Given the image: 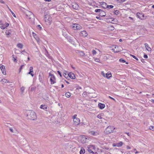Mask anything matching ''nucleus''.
Listing matches in <instances>:
<instances>
[{"instance_id": "f257e3e1", "label": "nucleus", "mask_w": 154, "mask_h": 154, "mask_svg": "<svg viewBox=\"0 0 154 154\" xmlns=\"http://www.w3.org/2000/svg\"><path fill=\"white\" fill-rule=\"evenodd\" d=\"M27 116L29 119L34 120L37 119V116L35 113L32 111H29L27 113Z\"/></svg>"}, {"instance_id": "f03ea898", "label": "nucleus", "mask_w": 154, "mask_h": 154, "mask_svg": "<svg viewBox=\"0 0 154 154\" xmlns=\"http://www.w3.org/2000/svg\"><path fill=\"white\" fill-rule=\"evenodd\" d=\"M27 18L32 20L34 19V15L31 11L26 10L24 12Z\"/></svg>"}, {"instance_id": "7ed1b4c3", "label": "nucleus", "mask_w": 154, "mask_h": 154, "mask_svg": "<svg viewBox=\"0 0 154 154\" xmlns=\"http://www.w3.org/2000/svg\"><path fill=\"white\" fill-rule=\"evenodd\" d=\"M115 129L113 126H109L106 129L105 132L106 134H109L114 131Z\"/></svg>"}, {"instance_id": "20e7f679", "label": "nucleus", "mask_w": 154, "mask_h": 154, "mask_svg": "<svg viewBox=\"0 0 154 154\" xmlns=\"http://www.w3.org/2000/svg\"><path fill=\"white\" fill-rule=\"evenodd\" d=\"M44 19L45 22H48L49 25L51 24L52 21V18L48 14L45 15Z\"/></svg>"}, {"instance_id": "39448f33", "label": "nucleus", "mask_w": 154, "mask_h": 154, "mask_svg": "<svg viewBox=\"0 0 154 154\" xmlns=\"http://www.w3.org/2000/svg\"><path fill=\"white\" fill-rule=\"evenodd\" d=\"M79 140L82 143H85L86 142L87 140L86 137L85 136H82L79 137Z\"/></svg>"}, {"instance_id": "423d86ee", "label": "nucleus", "mask_w": 154, "mask_h": 154, "mask_svg": "<svg viewBox=\"0 0 154 154\" xmlns=\"http://www.w3.org/2000/svg\"><path fill=\"white\" fill-rule=\"evenodd\" d=\"M72 26L75 30H79L82 28V27L80 25L76 24H72Z\"/></svg>"}, {"instance_id": "0eeeda50", "label": "nucleus", "mask_w": 154, "mask_h": 154, "mask_svg": "<svg viewBox=\"0 0 154 154\" xmlns=\"http://www.w3.org/2000/svg\"><path fill=\"white\" fill-rule=\"evenodd\" d=\"M49 76H50V80L51 82V84H54L56 82L54 81V80L55 79V78L54 75H51L49 73Z\"/></svg>"}, {"instance_id": "6e6552de", "label": "nucleus", "mask_w": 154, "mask_h": 154, "mask_svg": "<svg viewBox=\"0 0 154 154\" xmlns=\"http://www.w3.org/2000/svg\"><path fill=\"white\" fill-rule=\"evenodd\" d=\"M137 16L138 18L141 19H143L144 17V15L143 14L139 12H138L137 14Z\"/></svg>"}, {"instance_id": "1a4fd4ad", "label": "nucleus", "mask_w": 154, "mask_h": 154, "mask_svg": "<svg viewBox=\"0 0 154 154\" xmlns=\"http://www.w3.org/2000/svg\"><path fill=\"white\" fill-rule=\"evenodd\" d=\"M88 33L85 31H83L80 32V35L81 36L85 37L88 35Z\"/></svg>"}, {"instance_id": "9d476101", "label": "nucleus", "mask_w": 154, "mask_h": 154, "mask_svg": "<svg viewBox=\"0 0 154 154\" xmlns=\"http://www.w3.org/2000/svg\"><path fill=\"white\" fill-rule=\"evenodd\" d=\"M73 122L74 124L75 125H78L80 122V119L78 118H74Z\"/></svg>"}, {"instance_id": "9b49d317", "label": "nucleus", "mask_w": 154, "mask_h": 154, "mask_svg": "<svg viewBox=\"0 0 154 154\" xmlns=\"http://www.w3.org/2000/svg\"><path fill=\"white\" fill-rule=\"evenodd\" d=\"M89 133L90 135L93 136L97 135L99 134L98 132L94 131H89Z\"/></svg>"}, {"instance_id": "f8f14e48", "label": "nucleus", "mask_w": 154, "mask_h": 154, "mask_svg": "<svg viewBox=\"0 0 154 154\" xmlns=\"http://www.w3.org/2000/svg\"><path fill=\"white\" fill-rule=\"evenodd\" d=\"M72 6L73 8L77 10L79 8V5L76 3H73Z\"/></svg>"}, {"instance_id": "ddd939ff", "label": "nucleus", "mask_w": 154, "mask_h": 154, "mask_svg": "<svg viewBox=\"0 0 154 154\" xmlns=\"http://www.w3.org/2000/svg\"><path fill=\"white\" fill-rule=\"evenodd\" d=\"M68 75L70 78L72 79H74L75 78V75L72 72L69 73L68 74Z\"/></svg>"}, {"instance_id": "4468645a", "label": "nucleus", "mask_w": 154, "mask_h": 154, "mask_svg": "<svg viewBox=\"0 0 154 154\" xmlns=\"http://www.w3.org/2000/svg\"><path fill=\"white\" fill-rule=\"evenodd\" d=\"M0 69L2 71V73L4 75H6V72L5 71V66H2V68H0Z\"/></svg>"}, {"instance_id": "2eb2a0df", "label": "nucleus", "mask_w": 154, "mask_h": 154, "mask_svg": "<svg viewBox=\"0 0 154 154\" xmlns=\"http://www.w3.org/2000/svg\"><path fill=\"white\" fill-rule=\"evenodd\" d=\"M112 50L114 51L115 53H117L119 51V49L118 47L117 46H116L114 48H113Z\"/></svg>"}, {"instance_id": "dca6fc26", "label": "nucleus", "mask_w": 154, "mask_h": 154, "mask_svg": "<svg viewBox=\"0 0 154 154\" xmlns=\"http://www.w3.org/2000/svg\"><path fill=\"white\" fill-rule=\"evenodd\" d=\"M98 106L100 109H102L104 108L105 105L103 103H99L98 104Z\"/></svg>"}, {"instance_id": "f3484780", "label": "nucleus", "mask_w": 154, "mask_h": 154, "mask_svg": "<svg viewBox=\"0 0 154 154\" xmlns=\"http://www.w3.org/2000/svg\"><path fill=\"white\" fill-rule=\"evenodd\" d=\"M91 147H89L88 148V151L90 153H92V154H97V152H95V153H94L93 151H92L91 149Z\"/></svg>"}, {"instance_id": "a211bd4d", "label": "nucleus", "mask_w": 154, "mask_h": 154, "mask_svg": "<svg viewBox=\"0 0 154 154\" xmlns=\"http://www.w3.org/2000/svg\"><path fill=\"white\" fill-rule=\"evenodd\" d=\"M145 47L146 48V49L148 51H151V49L150 48L149 46L148 45L147 43H145Z\"/></svg>"}, {"instance_id": "6ab92c4d", "label": "nucleus", "mask_w": 154, "mask_h": 154, "mask_svg": "<svg viewBox=\"0 0 154 154\" xmlns=\"http://www.w3.org/2000/svg\"><path fill=\"white\" fill-rule=\"evenodd\" d=\"M102 7L104 8H107V5L106 3L105 2H102L101 4Z\"/></svg>"}, {"instance_id": "aec40b11", "label": "nucleus", "mask_w": 154, "mask_h": 154, "mask_svg": "<svg viewBox=\"0 0 154 154\" xmlns=\"http://www.w3.org/2000/svg\"><path fill=\"white\" fill-rule=\"evenodd\" d=\"M106 15V13L103 11L102 10L100 13L99 15L101 17H104Z\"/></svg>"}, {"instance_id": "412c9836", "label": "nucleus", "mask_w": 154, "mask_h": 154, "mask_svg": "<svg viewBox=\"0 0 154 154\" xmlns=\"http://www.w3.org/2000/svg\"><path fill=\"white\" fill-rule=\"evenodd\" d=\"M111 74L110 73L108 72L106 74V77L109 78L111 76Z\"/></svg>"}, {"instance_id": "4be33fe9", "label": "nucleus", "mask_w": 154, "mask_h": 154, "mask_svg": "<svg viewBox=\"0 0 154 154\" xmlns=\"http://www.w3.org/2000/svg\"><path fill=\"white\" fill-rule=\"evenodd\" d=\"M85 152V149L83 148H82L80 152V154H84Z\"/></svg>"}, {"instance_id": "5701e85b", "label": "nucleus", "mask_w": 154, "mask_h": 154, "mask_svg": "<svg viewBox=\"0 0 154 154\" xmlns=\"http://www.w3.org/2000/svg\"><path fill=\"white\" fill-rule=\"evenodd\" d=\"M123 144V143L122 142H120L119 143H116V146L118 147H120Z\"/></svg>"}, {"instance_id": "b1692460", "label": "nucleus", "mask_w": 154, "mask_h": 154, "mask_svg": "<svg viewBox=\"0 0 154 154\" xmlns=\"http://www.w3.org/2000/svg\"><path fill=\"white\" fill-rule=\"evenodd\" d=\"M40 108L42 109H47V106L45 105H42L41 106Z\"/></svg>"}, {"instance_id": "393cba45", "label": "nucleus", "mask_w": 154, "mask_h": 154, "mask_svg": "<svg viewBox=\"0 0 154 154\" xmlns=\"http://www.w3.org/2000/svg\"><path fill=\"white\" fill-rule=\"evenodd\" d=\"M65 95L66 97L69 98L71 96L70 93L69 92H66L65 94Z\"/></svg>"}, {"instance_id": "a878e982", "label": "nucleus", "mask_w": 154, "mask_h": 154, "mask_svg": "<svg viewBox=\"0 0 154 154\" xmlns=\"http://www.w3.org/2000/svg\"><path fill=\"white\" fill-rule=\"evenodd\" d=\"M17 46L18 48L21 49L23 47V45L20 43H19L17 44Z\"/></svg>"}, {"instance_id": "bb28decb", "label": "nucleus", "mask_w": 154, "mask_h": 154, "mask_svg": "<svg viewBox=\"0 0 154 154\" xmlns=\"http://www.w3.org/2000/svg\"><path fill=\"white\" fill-rule=\"evenodd\" d=\"M108 29L109 30L111 31L113 30L114 29V27L112 26H110L108 27Z\"/></svg>"}, {"instance_id": "cd10ccee", "label": "nucleus", "mask_w": 154, "mask_h": 154, "mask_svg": "<svg viewBox=\"0 0 154 154\" xmlns=\"http://www.w3.org/2000/svg\"><path fill=\"white\" fill-rule=\"evenodd\" d=\"M33 36L35 38V39H36V40L37 41V42L38 43L39 42H40V39L37 36L36 37H35V36H34V34H33Z\"/></svg>"}, {"instance_id": "c85d7f7f", "label": "nucleus", "mask_w": 154, "mask_h": 154, "mask_svg": "<svg viewBox=\"0 0 154 154\" xmlns=\"http://www.w3.org/2000/svg\"><path fill=\"white\" fill-rule=\"evenodd\" d=\"M2 81L5 83H9V81L5 79H3L2 80Z\"/></svg>"}, {"instance_id": "c756f323", "label": "nucleus", "mask_w": 154, "mask_h": 154, "mask_svg": "<svg viewBox=\"0 0 154 154\" xmlns=\"http://www.w3.org/2000/svg\"><path fill=\"white\" fill-rule=\"evenodd\" d=\"M97 117L99 119H102V114H100L97 115Z\"/></svg>"}, {"instance_id": "7c9ffc66", "label": "nucleus", "mask_w": 154, "mask_h": 154, "mask_svg": "<svg viewBox=\"0 0 154 154\" xmlns=\"http://www.w3.org/2000/svg\"><path fill=\"white\" fill-rule=\"evenodd\" d=\"M119 61L121 62H122L123 63H125V60L123 59L122 58H121L119 60Z\"/></svg>"}, {"instance_id": "2f4dec72", "label": "nucleus", "mask_w": 154, "mask_h": 154, "mask_svg": "<svg viewBox=\"0 0 154 154\" xmlns=\"http://www.w3.org/2000/svg\"><path fill=\"white\" fill-rule=\"evenodd\" d=\"M8 8L9 9V11L11 12V13H12V14L13 15V16L14 17H16V16L12 12V11L10 9H9L8 7Z\"/></svg>"}, {"instance_id": "473e14b6", "label": "nucleus", "mask_w": 154, "mask_h": 154, "mask_svg": "<svg viewBox=\"0 0 154 154\" xmlns=\"http://www.w3.org/2000/svg\"><path fill=\"white\" fill-rule=\"evenodd\" d=\"M101 11L102 10L100 9H97L95 10V12H100V13Z\"/></svg>"}, {"instance_id": "72a5a7b5", "label": "nucleus", "mask_w": 154, "mask_h": 154, "mask_svg": "<svg viewBox=\"0 0 154 154\" xmlns=\"http://www.w3.org/2000/svg\"><path fill=\"white\" fill-rule=\"evenodd\" d=\"M79 53L80 55L82 56H83L85 54L82 51L80 52Z\"/></svg>"}, {"instance_id": "f704fd0d", "label": "nucleus", "mask_w": 154, "mask_h": 154, "mask_svg": "<svg viewBox=\"0 0 154 154\" xmlns=\"http://www.w3.org/2000/svg\"><path fill=\"white\" fill-rule=\"evenodd\" d=\"M25 88L23 86L20 89L21 91L22 92H23Z\"/></svg>"}, {"instance_id": "c9c22d12", "label": "nucleus", "mask_w": 154, "mask_h": 154, "mask_svg": "<svg viewBox=\"0 0 154 154\" xmlns=\"http://www.w3.org/2000/svg\"><path fill=\"white\" fill-rule=\"evenodd\" d=\"M86 94L87 92H84L82 94V95L84 97H85L87 95Z\"/></svg>"}, {"instance_id": "e433bc0d", "label": "nucleus", "mask_w": 154, "mask_h": 154, "mask_svg": "<svg viewBox=\"0 0 154 154\" xmlns=\"http://www.w3.org/2000/svg\"><path fill=\"white\" fill-rule=\"evenodd\" d=\"M131 55V56L132 57H133V58H134L135 59H136L137 60H138V58H137V57H136L135 56H134V55H131H131Z\"/></svg>"}, {"instance_id": "4c0bfd02", "label": "nucleus", "mask_w": 154, "mask_h": 154, "mask_svg": "<svg viewBox=\"0 0 154 154\" xmlns=\"http://www.w3.org/2000/svg\"><path fill=\"white\" fill-rule=\"evenodd\" d=\"M29 71L33 72V68L31 66L30 67Z\"/></svg>"}, {"instance_id": "58836bf2", "label": "nucleus", "mask_w": 154, "mask_h": 154, "mask_svg": "<svg viewBox=\"0 0 154 154\" xmlns=\"http://www.w3.org/2000/svg\"><path fill=\"white\" fill-rule=\"evenodd\" d=\"M107 8H112L113 7V6L112 5H107Z\"/></svg>"}, {"instance_id": "ea45409f", "label": "nucleus", "mask_w": 154, "mask_h": 154, "mask_svg": "<svg viewBox=\"0 0 154 154\" xmlns=\"http://www.w3.org/2000/svg\"><path fill=\"white\" fill-rule=\"evenodd\" d=\"M12 57L13 58L14 61V62H16L17 60V59L16 58L14 57V56L13 55H12Z\"/></svg>"}, {"instance_id": "a19ab883", "label": "nucleus", "mask_w": 154, "mask_h": 154, "mask_svg": "<svg viewBox=\"0 0 154 154\" xmlns=\"http://www.w3.org/2000/svg\"><path fill=\"white\" fill-rule=\"evenodd\" d=\"M92 54H93L94 55L95 54H96V51L94 50H93L92 51Z\"/></svg>"}, {"instance_id": "79ce46f5", "label": "nucleus", "mask_w": 154, "mask_h": 154, "mask_svg": "<svg viewBox=\"0 0 154 154\" xmlns=\"http://www.w3.org/2000/svg\"><path fill=\"white\" fill-rule=\"evenodd\" d=\"M5 125L8 127H10V126H11V125L9 123H7Z\"/></svg>"}, {"instance_id": "37998d69", "label": "nucleus", "mask_w": 154, "mask_h": 154, "mask_svg": "<svg viewBox=\"0 0 154 154\" xmlns=\"http://www.w3.org/2000/svg\"><path fill=\"white\" fill-rule=\"evenodd\" d=\"M150 129L151 130L154 131V126H150Z\"/></svg>"}, {"instance_id": "c03bdc74", "label": "nucleus", "mask_w": 154, "mask_h": 154, "mask_svg": "<svg viewBox=\"0 0 154 154\" xmlns=\"http://www.w3.org/2000/svg\"><path fill=\"white\" fill-rule=\"evenodd\" d=\"M6 28V26H5V25L1 26V28L2 29H4Z\"/></svg>"}, {"instance_id": "a18cd8bd", "label": "nucleus", "mask_w": 154, "mask_h": 154, "mask_svg": "<svg viewBox=\"0 0 154 154\" xmlns=\"http://www.w3.org/2000/svg\"><path fill=\"white\" fill-rule=\"evenodd\" d=\"M24 53H25V54H27V52H26L24 50H23V51H22V52H21V53H22V54H24Z\"/></svg>"}, {"instance_id": "49530a36", "label": "nucleus", "mask_w": 154, "mask_h": 154, "mask_svg": "<svg viewBox=\"0 0 154 154\" xmlns=\"http://www.w3.org/2000/svg\"><path fill=\"white\" fill-rule=\"evenodd\" d=\"M101 74L104 77H106V74L103 72H102Z\"/></svg>"}, {"instance_id": "de8ad7c7", "label": "nucleus", "mask_w": 154, "mask_h": 154, "mask_svg": "<svg viewBox=\"0 0 154 154\" xmlns=\"http://www.w3.org/2000/svg\"><path fill=\"white\" fill-rule=\"evenodd\" d=\"M119 11L118 10H116L115 12V14H117L119 13Z\"/></svg>"}, {"instance_id": "09e8293b", "label": "nucleus", "mask_w": 154, "mask_h": 154, "mask_svg": "<svg viewBox=\"0 0 154 154\" xmlns=\"http://www.w3.org/2000/svg\"><path fill=\"white\" fill-rule=\"evenodd\" d=\"M109 98H110V99H112V100H113L115 102H116V100H115L114 98H112V97H110V96H109Z\"/></svg>"}, {"instance_id": "8fccbe9b", "label": "nucleus", "mask_w": 154, "mask_h": 154, "mask_svg": "<svg viewBox=\"0 0 154 154\" xmlns=\"http://www.w3.org/2000/svg\"><path fill=\"white\" fill-rule=\"evenodd\" d=\"M95 61L97 62H99V61H100L97 58H96V59H95Z\"/></svg>"}, {"instance_id": "3c124183", "label": "nucleus", "mask_w": 154, "mask_h": 154, "mask_svg": "<svg viewBox=\"0 0 154 154\" xmlns=\"http://www.w3.org/2000/svg\"><path fill=\"white\" fill-rule=\"evenodd\" d=\"M79 89H82V88H81V87H80V86H78L76 87V89L77 90H78Z\"/></svg>"}, {"instance_id": "603ef678", "label": "nucleus", "mask_w": 154, "mask_h": 154, "mask_svg": "<svg viewBox=\"0 0 154 154\" xmlns=\"http://www.w3.org/2000/svg\"><path fill=\"white\" fill-rule=\"evenodd\" d=\"M23 65H22V66H21V67H20V71H19V72H20L21 71V69H22V67H23Z\"/></svg>"}, {"instance_id": "864d4df0", "label": "nucleus", "mask_w": 154, "mask_h": 154, "mask_svg": "<svg viewBox=\"0 0 154 154\" xmlns=\"http://www.w3.org/2000/svg\"><path fill=\"white\" fill-rule=\"evenodd\" d=\"M9 130H10V131L11 132H12V133H14V131H13V129H12V128H9Z\"/></svg>"}, {"instance_id": "5fc2aeb1", "label": "nucleus", "mask_w": 154, "mask_h": 154, "mask_svg": "<svg viewBox=\"0 0 154 154\" xmlns=\"http://www.w3.org/2000/svg\"><path fill=\"white\" fill-rule=\"evenodd\" d=\"M6 34L7 35H9L10 34V32H9V31H7L6 32Z\"/></svg>"}, {"instance_id": "6e6d98bb", "label": "nucleus", "mask_w": 154, "mask_h": 154, "mask_svg": "<svg viewBox=\"0 0 154 154\" xmlns=\"http://www.w3.org/2000/svg\"><path fill=\"white\" fill-rule=\"evenodd\" d=\"M57 73L60 75V76L61 77L62 75L60 73V72L59 71H57Z\"/></svg>"}, {"instance_id": "4d7b16f0", "label": "nucleus", "mask_w": 154, "mask_h": 154, "mask_svg": "<svg viewBox=\"0 0 154 154\" xmlns=\"http://www.w3.org/2000/svg\"><path fill=\"white\" fill-rule=\"evenodd\" d=\"M144 57L145 58H148V56L146 54H144Z\"/></svg>"}, {"instance_id": "13d9d810", "label": "nucleus", "mask_w": 154, "mask_h": 154, "mask_svg": "<svg viewBox=\"0 0 154 154\" xmlns=\"http://www.w3.org/2000/svg\"><path fill=\"white\" fill-rule=\"evenodd\" d=\"M0 2L2 4H4V2L3 1V0H0Z\"/></svg>"}, {"instance_id": "bf43d9fd", "label": "nucleus", "mask_w": 154, "mask_h": 154, "mask_svg": "<svg viewBox=\"0 0 154 154\" xmlns=\"http://www.w3.org/2000/svg\"><path fill=\"white\" fill-rule=\"evenodd\" d=\"M125 134H127L128 136H130L131 135V134L129 133H125Z\"/></svg>"}, {"instance_id": "052dcab7", "label": "nucleus", "mask_w": 154, "mask_h": 154, "mask_svg": "<svg viewBox=\"0 0 154 154\" xmlns=\"http://www.w3.org/2000/svg\"><path fill=\"white\" fill-rule=\"evenodd\" d=\"M9 25L8 23H6V24L5 25V26H6V27H7V26H8Z\"/></svg>"}, {"instance_id": "680f3d73", "label": "nucleus", "mask_w": 154, "mask_h": 154, "mask_svg": "<svg viewBox=\"0 0 154 154\" xmlns=\"http://www.w3.org/2000/svg\"><path fill=\"white\" fill-rule=\"evenodd\" d=\"M76 116H77L76 115H74V116H73V119L74 118H77L76 117Z\"/></svg>"}, {"instance_id": "e2e57ef3", "label": "nucleus", "mask_w": 154, "mask_h": 154, "mask_svg": "<svg viewBox=\"0 0 154 154\" xmlns=\"http://www.w3.org/2000/svg\"><path fill=\"white\" fill-rule=\"evenodd\" d=\"M126 147L128 149H131V147L129 146H127Z\"/></svg>"}, {"instance_id": "0e129e2a", "label": "nucleus", "mask_w": 154, "mask_h": 154, "mask_svg": "<svg viewBox=\"0 0 154 154\" xmlns=\"http://www.w3.org/2000/svg\"><path fill=\"white\" fill-rule=\"evenodd\" d=\"M96 18L98 19H99V20H100V17H96Z\"/></svg>"}, {"instance_id": "69168bd1", "label": "nucleus", "mask_w": 154, "mask_h": 154, "mask_svg": "<svg viewBox=\"0 0 154 154\" xmlns=\"http://www.w3.org/2000/svg\"><path fill=\"white\" fill-rule=\"evenodd\" d=\"M38 26L41 29L42 28V27H41L40 25H38Z\"/></svg>"}, {"instance_id": "338daca9", "label": "nucleus", "mask_w": 154, "mask_h": 154, "mask_svg": "<svg viewBox=\"0 0 154 154\" xmlns=\"http://www.w3.org/2000/svg\"><path fill=\"white\" fill-rule=\"evenodd\" d=\"M151 102L152 103H154V100L153 99H152L151 100Z\"/></svg>"}, {"instance_id": "774afa93", "label": "nucleus", "mask_w": 154, "mask_h": 154, "mask_svg": "<svg viewBox=\"0 0 154 154\" xmlns=\"http://www.w3.org/2000/svg\"><path fill=\"white\" fill-rule=\"evenodd\" d=\"M31 91H33L35 90V89L34 88H31Z\"/></svg>"}]
</instances>
